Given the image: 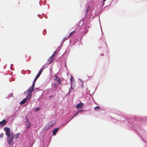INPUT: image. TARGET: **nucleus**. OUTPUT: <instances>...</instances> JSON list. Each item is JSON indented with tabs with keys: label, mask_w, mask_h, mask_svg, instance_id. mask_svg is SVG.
Here are the masks:
<instances>
[{
	"label": "nucleus",
	"mask_w": 147,
	"mask_h": 147,
	"mask_svg": "<svg viewBox=\"0 0 147 147\" xmlns=\"http://www.w3.org/2000/svg\"><path fill=\"white\" fill-rule=\"evenodd\" d=\"M61 84H59L58 83H57L56 82H54V86L55 88L57 87L59 85Z\"/></svg>",
	"instance_id": "nucleus-12"
},
{
	"label": "nucleus",
	"mask_w": 147,
	"mask_h": 147,
	"mask_svg": "<svg viewBox=\"0 0 147 147\" xmlns=\"http://www.w3.org/2000/svg\"><path fill=\"white\" fill-rule=\"evenodd\" d=\"M20 133H17L15 135H14L13 137V138H14L15 139H17Z\"/></svg>",
	"instance_id": "nucleus-14"
},
{
	"label": "nucleus",
	"mask_w": 147,
	"mask_h": 147,
	"mask_svg": "<svg viewBox=\"0 0 147 147\" xmlns=\"http://www.w3.org/2000/svg\"><path fill=\"white\" fill-rule=\"evenodd\" d=\"M13 96V94L12 93H11L9 95V97H11L12 96Z\"/></svg>",
	"instance_id": "nucleus-24"
},
{
	"label": "nucleus",
	"mask_w": 147,
	"mask_h": 147,
	"mask_svg": "<svg viewBox=\"0 0 147 147\" xmlns=\"http://www.w3.org/2000/svg\"><path fill=\"white\" fill-rule=\"evenodd\" d=\"M36 81L35 80H34V81L33 82V84H32V86H31V87L32 88H34V85H35V83L36 82Z\"/></svg>",
	"instance_id": "nucleus-17"
},
{
	"label": "nucleus",
	"mask_w": 147,
	"mask_h": 147,
	"mask_svg": "<svg viewBox=\"0 0 147 147\" xmlns=\"http://www.w3.org/2000/svg\"><path fill=\"white\" fill-rule=\"evenodd\" d=\"M53 95H52V96H49V98H52V97H53Z\"/></svg>",
	"instance_id": "nucleus-27"
},
{
	"label": "nucleus",
	"mask_w": 147,
	"mask_h": 147,
	"mask_svg": "<svg viewBox=\"0 0 147 147\" xmlns=\"http://www.w3.org/2000/svg\"><path fill=\"white\" fill-rule=\"evenodd\" d=\"M59 130V128H57L55 129L52 131L53 134L55 136L56 135L57 133Z\"/></svg>",
	"instance_id": "nucleus-7"
},
{
	"label": "nucleus",
	"mask_w": 147,
	"mask_h": 147,
	"mask_svg": "<svg viewBox=\"0 0 147 147\" xmlns=\"http://www.w3.org/2000/svg\"><path fill=\"white\" fill-rule=\"evenodd\" d=\"M11 135H12V136H13V134H12V133H11V135H10V136H11Z\"/></svg>",
	"instance_id": "nucleus-29"
},
{
	"label": "nucleus",
	"mask_w": 147,
	"mask_h": 147,
	"mask_svg": "<svg viewBox=\"0 0 147 147\" xmlns=\"http://www.w3.org/2000/svg\"><path fill=\"white\" fill-rule=\"evenodd\" d=\"M32 95V94L31 93H28V95L27 96V98H30Z\"/></svg>",
	"instance_id": "nucleus-13"
},
{
	"label": "nucleus",
	"mask_w": 147,
	"mask_h": 147,
	"mask_svg": "<svg viewBox=\"0 0 147 147\" xmlns=\"http://www.w3.org/2000/svg\"><path fill=\"white\" fill-rule=\"evenodd\" d=\"M42 73V72H41V71H39L34 80L36 81L37 78L39 77Z\"/></svg>",
	"instance_id": "nucleus-9"
},
{
	"label": "nucleus",
	"mask_w": 147,
	"mask_h": 147,
	"mask_svg": "<svg viewBox=\"0 0 147 147\" xmlns=\"http://www.w3.org/2000/svg\"><path fill=\"white\" fill-rule=\"evenodd\" d=\"M55 123V122L54 121H51L46 126L45 128L46 129H48L52 127L53 125Z\"/></svg>",
	"instance_id": "nucleus-2"
},
{
	"label": "nucleus",
	"mask_w": 147,
	"mask_h": 147,
	"mask_svg": "<svg viewBox=\"0 0 147 147\" xmlns=\"http://www.w3.org/2000/svg\"><path fill=\"white\" fill-rule=\"evenodd\" d=\"M45 68V65H43L42 66V68L40 69V71H41V72H42L43 70Z\"/></svg>",
	"instance_id": "nucleus-22"
},
{
	"label": "nucleus",
	"mask_w": 147,
	"mask_h": 147,
	"mask_svg": "<svg viewBox=\"0 0 147 147\" xmlns=\"http://www.w3.org/2000/svg\"><path fill=\"white\" fill-rule=\"evenodd\" d=\"M7 123V122L5 119H3L2 121H0V127H2L4 126Z\"/></svg>",
	"instance_id": "nucleus-4"
},
{
	"label": "nucleus",
	"mask_w": 147,
	"mask_h": 147,
	"mask_svg": "<svg viewBox=\"0 0 147 147\" xmlns=\"http://www.w3.org/2000/svg\"><path fill=\"white\" fill-rule=\"evenodd\" d=\"M83 103L80 102L79 103L77 104L76 106V108L77 109H81L83 107Z\"/></svg>",
	"instance_id": "nucleus-6"
},
{
	"label": "nucleus",
	"mask_w": 147,
	"mask_h": 147,
	"mask_svg": "<svg viewBox=\"0 0 147 147\" xmlns=\"http://www.w3.org/2000/svg\"><path fill=\"white\" fill-rule=\"evenodd\" d=\"M95 109L96 110H98L100 109V108L98 106H97L94 107Z\"/></svg>",
	"instance_id": "nucleus-21"
},
{
	"label": "nucleus",
	"mask_w": 147,
	"mask_h": 147,
	"mask_svg": "<svg viewBox=\"0 0 147 147\" xmlns=\"http://www.w3.org/2000/svg\"><path fill=\"white\" fill-rule=\"evenodd\" d=\"M93 74V72H92L91 73H89L88 74V76L89 77H92Z\"/></svg>",
	"instance_id": "nucleus-18"
},
{
	"label": "nucleus",
	"mask_w": 147,
	"mask_h": 147,
	"mask_svg": "<svg viewBox=\"0 0 147 147\" xmlns=\"http://www.w3.org/2000/svg\"><path fill=\"white\" fill-rule=\"evenodd\" d=\"M74 78L72 76H71L70 77V81L72 83H73V82L74 81Z\"/></svg>",
	"instance_id": "nucleus-16"
},
{
	"label": "nucleus",
	"mask_w": 147,
	"mask_h": 147,
	"mask_svg": "<svg viewBox=\"0 0 147 147\" xmlns=\"http://www.w3.org/2000/svg\"><path fill=\"white\" fill-rule=\"evenodd\" d=\"M90 10V8L89 7V6H88L87 8V10L86 11V14L88 13V11H89Z\"/></svg>",
	"instance_id": "nucleus-19"
},
{
	"label": "nucleus",
	"mask_w": 147,
	"mask_h": 147,
	"mask_svg": "<svg viewBox=\"0 0 147 147\" xmlns=\"http://www.w3.org/2000/svg\"><path fill=\"white\" fill-rule=\"evenodd\" d=\"M75 31H74L71 32L69 34V35L68 37H70L73 34H75Z\"/></svg>",
	"instance_id": "nucleus-15"
},
{
	"label": "nucleus",
	"mask_w": 147,
	"mask_h": 147,
	"mask_svg": "<svg viewBox=\"0 0 147 147\" xmlns=\"http://www.w3.org/2000/svg\"><path fill=\"white\" fill-rule=\"evenodd\" d=\"M74 117V116L72 117L70 119H69V121L67 122V123L69 121H70L72 119H73Z\"/></svg>",
	"instance_id": "nucleus-25"
},
{
	"label": "nucleus",
	"mask_w": 147,
	"mask_h": 147,
	"mask_svg": "<svg viewBox=\"0 0 147 147\" xmlns=\"http://www.w3.org/2000/svg\"><path fill=\"white\" fill-rule=\"evenodd\" d=\"M40 108H36V109H35V111H40Z\"/></svg>",
	"instance_id": "nucleus-23"
},
{
	"label": "nucleus",
	"mask_w": 147,
	"mask_h": 147,
	"mask_svg": "<svg viewBox=\"0 0 147 147\" xmlns=\"http://www.w3.org/2000/svg\"><path fill=\"white\" fill-rule=\"evenodd\" d=\"M33 89L34 88H32L31 87H30L27 91L28 93H31L32 92V91Z\"/></svg>",
	"instance_id": "nucleus-10"
},
{
	"label": "nucleus",
	"mask_w": 147,
	"mask_h": 147,
	"mask_svg": "<svg viewBox=\"0 0 147 147\" xmlns=\"http://www.w3.org/2000/svg\"><path fill=\"white\" fill-rule=\"evenodd\" d=\"M54 82L58 83L59 84H61V80L60 78L58 77L57 76H54L53 78Z\"/></svg>",
	"instance_id": "nucleus-3"
},
{
	"label": "nucleus",
	"mask_w": 147,
	"mask_h": 147,
	"mask_svg": "<svg viewBox=\"0 0 147 147\" xmlns=\"http://www.w3.org/2000/svg\"><path fill=\"white\" fill-rule=\"evenodd\" d=\"M19 3H20L19 1H18V4H19Z\"/></svg>",
	"instance_id": "nucleus-30"
},
{
	"label": "nucleus",
	"mask_w": 147,
	"mask_h": 147,
	"mask_svg": "<svg viewBox=\"0 0 147 147\" xmlns=\"http://www.w3.org/2000/svg\"><path fill=\"white\" fill-rule=\"evenodd\" d=\"M4 130L5 131V134L7 137V142L9 145L12 146L13 144V137L12 135L10 136V129L9 127H5L4 128Z\"/></svg>",
	"instance_id": "nucleus-1"
},
{
	"label": "nucleus",
	"mask_w": 147,
	"mask_h": 147,
	"mask_svg": "<svg viewBox=\"0 0 147 147\" xmlns=\"http://www.w3.org/2000/svg\"><path fill=\"white\" fill-rule=\"evenodd\" d=\"M26 123H27V124L26 125L27 126L26 128L27 129L29 127H30V122L28 121V120L27 119V121H26Z\"/></svg>",
	"instance_id": "nucleus-11"
},
{
	"label": "nucleus",
	"mask_w": 147,
	"mask_h": 147,
	"mask_svg": "<svg viewBox=\"0 0 147 147\" xmlns=\"http://www.w3.org/2000/svg\"><path fill=\"white\" fill-rule=\"evenodd\" d=\"M56 53V52L55 51L54 53V54L52 55L49 58V61H50V62L49 63V64H50L51 62L53 61L54 59V57L53 56L55 55V54Z\"/></svg>",
	"instance_id": "nucleus-5"
},
{
	"label": "nucleus",
	"mask_w": 147,
	"mask_h": 147,
	"mask_svg": "<svg viewBox=\"0 0 147 147\" xmlns=\"http://www.w3.org/2000/svg\"><path fill=\"white\" fill-rule=\"evenodd\" d=\"M27 101V99L26 98H25L20 102V105H23L25 104L26 102Z\"/></svg>",
	"instance_id": "nucleus-8"
},
{
	"label": "nucleus",
	"mask_w": 147,
	"mask_h": 147,
	"mask_svg": "<svg viewBox=\"0 0 147 147\" xmlns=\"http://www.w3.org/2000/svg\"><path fill=\"white\" fill-rule=\"evenodd\" d=\"M81 111H78L77 112H76L73 115L74 116V117H75L76 115H78L79 113Z\"/></svg>",
	"instance_id": "nucleus-20"
},
{
	"label": "nucleus",
	"mask_w": 147,
	"mask_h": 147,
	"mask_svg": "<svg viewBox=\"0 0 147 147\" xmlns=\"http://www.w3.org/2000/svg\"><path fill=\"white\" fill-rule=\"evenodd\" d=\"M3 133H1V137H3Z\"/></svg>",
	"instance_id": "nucleus-26"
},
{
	"label": "nucleus",
	"mask_w": 147,
	"mask_h": 147,
	"mask_svg": "<svg viewBox=\"0 0 147 147\" xmlns=\"http://www.w3.org/2000/svg\"><path fill=\"white\" fill-rule=\"evenodd\" d=\"M106 0H103V2H105Z\"/></svg>",
	"instance_id": "nucleus-28"
}]
</instances>
